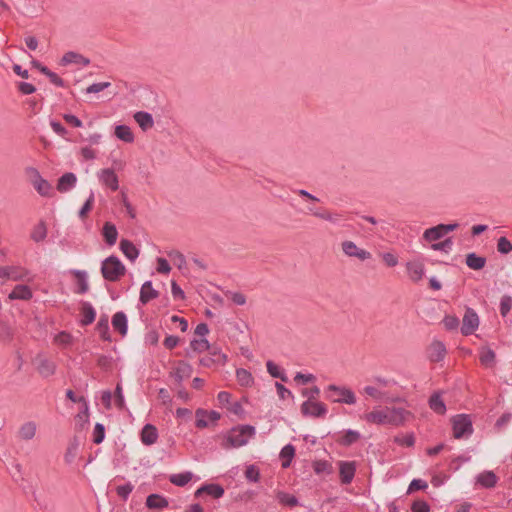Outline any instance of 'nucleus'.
Returning <instances> with one entry per match:
<instances>
[{"mask_svg":"<svg viewBox=\"0 0 512 512\" xmlns=\"http://www.w3.org/2000/svg\"><path fill=\"white\" fill-rule=\"evenodd\" d=\"M410 413L404 408H386L382 410H374L365 415V419L369 423L379 425H401Z\"/></svg>","mask_w":512,"mask_h":512,"instance_id":"1","label":"nucleus"},{"mask_svg":"<svg viewBox=\"0 0 512 512\" xmlns=\"http://www.w3.org/2000/svg\"><path fill=\"white\" fill-rule=\"evenodd\" d=\"M255 434L256 429L252 425L234 426L224 436L221 447L226 450L242 447L246 445Z\"/></svg>","mask_w":512,"mask_h":512,"instance_id":"2","label":"nucleus"},{"mask_svg":"<svg viewBox=\"0 0 512 512\" xmlns=\"http://www.w3.org/2000/svg\"><path fill=\"white\" fill-rule=\"evenodd\" d=\"M101 274L106 281L117 282L126 273V267L121 260L114 255L105 258L101 263Z\"/></svg>","mask_w":512,"mask_h":512,"instance_id":"3","label":"nucleus"},{"mask_svg":"<svg viewBox=\"0 0 512 512\" xmlns=\"http://www.w3.org/2000/svg\"><path fill=\"white\" fill-rule=\"evenodd\" d=\"M326 398L335 403L353 405L356 403L355 393L346 387L330 384L326 389Z\"/></svg>","mask_w":512,"mask_h":512,"instance_id":"4","label":"nucleus"},{"mask_svg":"<svg viewBox=\"0 0 512 512\" xmlns=\"http://www.w3.org/2000/svg\"><path fill=\"white\" fill-rule=\"evenodd\" d=\"M453 436L456 439L468 437L473 433L472 421L467 414H459L452 419Z\"/></svg>","mask_w":512,"mask_h":512,"instance_id":"5","label":"nucleus"},{"mask_svg":"<svg viewBox=\"0 0 512 512\" xmlns=\"http://www.w3.org/2000/svg\"><path fill=\"white\" fill-rule=\"evenodd\" d=\"M32 362L35 365L37 372L42 378H49L56 373V363L53 360L48 359L42 353H38L34 357Z\"/></svg>","mask_w":512,"mask_h":512,"instance_id":"6","label":"nucleus"},{"mask_svg":"<svg viewBox=\"0 0 512 512\" xmlns=\"http://www.w3.org/2000/svg\"><path fill=\"white\" fill-rule=\"evenodd\" d=\"M479 326V317L474 309L468 307L465 311L460 328L462 335L469 336L473 334Z\"/></svg>","mask_w":512,"mask_h":512,"instance_id":"7","label":"nucleus"},{"mask_svg":"<svg viewBox=\"0 0 512 512\" xmlns=\"http://www.w3.org/2000/svg\"><path fill=\"white\" fill-rule=\"evenodd\" d=\"M27 172L34 176L33 186L35 190L44 197L51 196L52 186L51 184L44 179L39 171L34 167L27 168Z\"/></svg>","mask_w":512,"mask_h":512,"instance_id":"8","label":"nucleus"},{"mask_svg":"<svg viewBox=\"0 0 512 512\" xmlns=\"http://www.w3.org/2000/svg\"><path fill=\"white\" fill-rule=\"evenodd\" d=\"M195 415H196L195 426L199 429L208 427L209 421L211 423H214V422L218 421L221 417L220 413L215 410L207 411L202 408H198L195 412Z\"/></svg>","mask_w":512,"mask_h":512,"instance_id":"9","label":"nucleus"},{"mask_svg":"<svg viewBox=\"0 0 512 512\" xmlns=\"http://www.w3.org/2000/svg\"><path fill=\"white\" fill-rule=\"evenodd\" d=\"M301 413L304 416L323 417L327 414V407L321 402L306 400L301 405Z\"/></svg>","mask_w":512,"mask_h":512,"instance_id":"10","label":"nucleus"},{"mask_svg":"<svg viewBox=\"0 0 512 512\" xmlns=\"http://www.w3.org/2000/svg\"><path fill=\"white\" fill-rule=\"evenodd\" d=\"M339 475L341 483L344 485L350 484L356 473L355 461H339Z\"/></svg>","mask_w":512,"mask_h":512,"instance_id":"11","label":"nucleus"},{"mask_svg":"<svg viewBox=\"0 0 512 512\" xmlns=\"http://www.w3.org/2000/svg\"><path fill=\"white\" fill-rule=\"evenodd\" d=\"M100 182L110 188L112 191L119 189L118 176L112 168H105L98 172Z\"/></svg>","mask_w":512,"mask_h":512,"instance_id":"12","label":"nucleus"},{"mask_svg":"<svg viewBox=\"0 0 512 512\" xmlns=\"http://www.w3.org/2000/svg\"><path fill=\"white\" fill-rule=\"evenodd\" d=\"M447 353L446 346L442 341L434 340L428 349V358L431 362H440Z\"/></svg>","mask_w":512,"mask_h":512,"instance_id":"13","label":"nucleus"},{"mask_svg":"<svg viewBox=\"0 0 512 512\" xmlns=\"http://www.w3.org/2000/svg\"><path fill=\"white\" fill-rule=\"evenodd\" d=\"M77 184V176L72 172L64 173L57 181L56 189L60 193L71 191Z\"/></svg>","mask_w":512,"mask_h":512,"instance_id":"14","label":"nucleus"},{"mask_svg":"<svg viewBox=\"0 0 512 512\" xmlns=\"http://www.w3.org/2000/svg\"><path fill=\"white\" fill-rule=\"evenodd\" d=\"M203 493H206L215 499H219L224 495L225 490L219 484L210 483L199 487L195 492V497H200Z\"/></svg>","mask_w":512,"mask_h":512,"instance_id":"15","label":"nucleus"},{"mask_svg":"<svg viewBox=\"0 0 512 512\" xmlns=\"http://www.w3.org/2000/svg\"><path fill=\"white\" fill-rule=\"evenodd\" d=\"M70 273L77 279V288L75 289V293L80 295L86 294L89 290L87 272L84 270L72 269L70 270Z\"/></svg>","mask_w":512,"mask_h":512,"instance_id":"16","label":"nucleus"},{"mask_svg":"<svg viewBox=\"0 0 512 512\" xmlns=\"http://www.w3.org/2000/svg\"><path fill=\"white\" fill-rule=\"evenodd\" d=\"M112 326L121 336H126L128 332V319L123 311L116 312L112 317Z\"/></svg>","mask_w":512,"mask_h":512,"instance_id":"17","label":"nucleus"},{"mask_svg":"<svg viewBox=\"0 0 512 512\" xmlns=\"http://www.w3.org/2000/svg\"><path fill=\"white\" fill-rule=\"evenodd\" d=\"M96 311L90 302L84 301L81 305V326H88L95 321Z\"/></svg>","mask_w":512,"mask_h":512,"instance_id":"18","label":"nucleus"},{"mask_svg":"<svg viewBox=\"0 0 512 512\" xmlns=\"http://www.w3.org/2000/svg\"><path fill=\"white\" fill-rule=\"evenodd\" d=\"M141 442L144 445L150 446L156 443L158 439L157 428L152 424H146L141 430L140 434Z\"/></svg>","mask_w":512,"mask_h":512,"instance_id":"19","label":"nucleus"},{"mask_svg":"<svg viewBox=\"0 0 512 512\" xmlns=\"http://www.w3.org/2000/svg\"><path fill=\"white\" fill-rule=\"evenodd\" d=\"M498 478L493 471H483L476 476V484L483 488H493L496 486Z\"/></svg>","mask_w":512,"mask_h":512,"instance_id":"20","label":"nucleus"},{"mask_svg":"<svg viewBox=\"0 0 512 512\" xmlns=\"http://www.w3.org/2000/svg\"><path fill=\"white\" fill-rule=\"evenodd\" d=\"M159 296V292L153 288L151 281H146L142 284L140 289V297L139 301L142 304H147L153 299H156Z\"/></svg>","mask_w":512,"mask_h":512,"instance_id":"21","label":"nucleus"},{"mask_svg":"<svg viewBox=\"0 0 512 512\" xmlns=\"http://www.w3.org/2000/svg\"><path fill=\"white\" fill-rule=\"evenodd\" d=\"M191 373L192 366L185 361H180L174 369L172 377L178 384H181L185 378H188L191 375Z\"/></svg>","mask_w":512,"mask_h":512,"instance_id":"22","label":"nucleus"},{"mask_svg":"<svg viewBox=\"0 0 512 512\" xmlns=\"http://www.w3.org/2000/svg\"><path fill=\"white\" fill-rule=\"evenodd\" d=\"M120 250L130 261L134 262L139 256V249L128 239H122L119 245Z\"/></svg>","mask_w":512,"mask_h":512,"instance_id":"23","label":"nucleus"},{"mask_svg":"<svg viewBox=\"0 0 512 512\" xmlns=\"http://www.w3.org/2000/svg\"><path fill=\"white\" fill-rule=\"evenodd\" d=\"M168 505H169L168 500L160 494H155V493L150 494L146 498V506L149 509L162 510V509L168 507Z\"/></svg>","mask_w":512,"mask_h":512,"instance_id":"24","label":"nucleus"},{"mask_svg":"<svg viewBox=\"0 0 512 512\" xmlns=\"http://www.w3.org/2000/svg\"><path fill=\"white\" fill-rule=\"evenodd\" d=\"M407 271L410 279L413 282H419L425 273L424 265L420 262H408Z\"/></svg>","mask_w":512,"mask_h":512,"instance_id":"25","label":"nucleus"},{"mask_svg":"<svg viewBox=\"0 0 512 512\" xmlns=\"http://www.w3.org/2000/svg\"><path fill=\"white\" fill-rule=\"evenodd\" d=\"M33 296V293L29 286L19 284L14 287L12 292L9 294V298L12 300H29Z\"/></svg>","mask_w":512,"mask_h":512,"instance_id":"26","label":"nucleus"},{"mask_svg":"<svg viewBox=\"0 0 512 512\" xmlns=\"http://www.w3.org/2000/svg\"><path fill=\"white\" fill-rule=\"evenodd\" d=\"M71 63H76V64H80L83 66H87L90 64V60L81 54H78L73 51H69L63 55V57L61 59V64L68 65Z\"/></svg>","mask_w":512,"mask_h":512,"instance_id":"27","label":"nucleus"},{"mask_svg":"<svg viewBox=\"0 0 512 512\" xmlns=\"http://www.w3.org/2000/svg\"><path fill=\"white\" fill-rule=\"evenodd\" d=\"M486 258L483 256L477 255L475 252L468 253L466 255L465 263L472 270H481L486 265Z\"/></svg>","mask_w":512,"mask_h":512,"instance_id":"28","label":"nucleus"},{"mask_svg":"<svg viewBox=\"0 0 512 512\" xmlns=\"http://www.w3.org/2000/svg\"><path fill=\"white\" fill-rule=\"evenodd\" d=\"M134 119L144 131L150 129L154 125L153 117L150 113L145 111H138L134 114Z\"/></svg>","mask_w":512,"mask_h":512,"instance_id":"29","label":"nucleus"},{"mask_svg":"<svg viewBox=\"0 0 512 512\" xmlns=\"http://www.w3.org/2000/svg\"><path fill=\"white\" fill-rule=\"evenodd\" d=\"M102 234L107 245L113 246L116 243L118 231L113 223L106 222L103 226Z\"/></svg>","mask_w":512,"mask_h":512,"instance_id":"30","label":"nucleus"},{"mask_svg":"<svg viewBox=\"0 0 512 512\" xmlns=\"http://www.w3.org/2000/svg\"><path fill=\"white\" fill-rule=\"evenodd\" d=\"M14 338V329L10 323L0 318V342L10 343Z\"/></svg>","mask_w":512,"mask_h":512,"instance_id":"31","label":"nucleus"},{"mask_svg":"<svg viewBox=\"0 0 512 512\" xmlns=\"http://www.w3.org/2000/svg\"><path fill=\"white\" fill-rule=\"evenodd\" d=\"M429 407L431 410H433L435 413L439 415H443L446 412V405L441 397V394L438 392H435L432 394L429 398Z\"/></svg>","mask_w":512,"mask_h":512,"instance_id":"32","label":"nucleus"},{"mask_svg":"<svg viewBox=\"0 0 512 512\" xmlns=\"http://www.w3.org/2000/svg\"><path fill=\"white\" fill-rule=\"evenodd\" d=\"M96 330L98 331L100 337L104 341H111V335L109 330V321L107 315H102L96 325Z\"/></svg>","mask_w":512,"mask_h":512,"instance_id":"33","label":"nucleus"},{"mask_svg":"<svg viewBox=\"0 0 512 512\" xmlns=\"http://www.w3.org/2000/svg\"><path fill=\"white\" fill-rule=\"evenodd\" d=\"M115 135L125 143H132L134 141V135L130 127L124 124L115 127Z\"/></svg>","mask_w":512,"mask_h":512,"instance_id":"34","label":"nucleus"},{"mask_svg":"<svg viewBox=\"0 0 512 512\" xmlns=\"http://www.w3.org/2000/svg\"><path fill=\"white\" fill-rule=\"evenodd\" d=\"M361 438V434L352 429H348L344 432L341 438L338 440V443L342 446H351L356 443Z\"/></svg>","mask_w":512,"mask_h":512,"instance_id":"35","label":"nucleus"},{"mask_svg":"<svg viewBox=\"0 0 512 512\" xmlns=\"http://www.w3.org/2000/svg\"><path fill=\"white\" fill-rule=\"evenodd\" d=\"M295 456V448L292 444L285 445L280 451V458L282 459V467L288 468L291 465L292 459Z\"/></svg>","mask_w":512,"mask_h":512,"instance_id":"36","label":"nucleus"},{"mask_svg":"<svg viewBox=\"0 0 512 512\" xmlns=\"http://www.w3.org/2000/svg\"><path fill=\"white\" fill-rule=\"evenodd\" d=\"M36 429H37V426H36L35 422L28 421L20 427L19 436L23 440H26V441L31 440L34 438V436L36 434Z\"/></svg>","mask_w":512,"mask_h":512,"instance_id":"37","label":"nucleus"},{"mask_svg":"<svg viewBox=\"0 0 512 512\" xmlns=\"http://www.w3.org/2000/svg\"><path fill=\"white\" fill-rule=\"evenodd\" d=\"M496 354L489 347H483L480 351L479 360L485 367H492L495 364Z\"/></svg>","mask_w":512,"mask_h":512,"instance_id":"38","label":"nucleus"},{"mask_svg":"<svg viewBox=\"0 0 512 512\" xmlns=\"http://www.w3.org/2000/svg\"><path fill=\"white\" fill-rule=\"evenodd\" d=\"M31 239L36 242H42L47 237V227L44 221H40L37 225L32 229Z\"/></svg>","mask_w":512,"mask_h":512,"instance_id":"39","label":"nucleus"},{"mask_svg":"<svg viewBox=\"0 0 512 512\" xmlns=\"http://www.w3.org/2000/svg\"><path fill=\"white\" fill-rule=\"evenodd\" d=\"M192 477L193 474L187 471L170 475L169 481L175 486L183 487L191 481Z\"/></svg>","mask_w":512,"mask_h":512,"instance_id":"40","label":"nucleus"},{"mask_svg":"<svg viewBox=\"0 0 512 512\" xmlns=\"http://www.w3.org/2000/svg\"><path fill=\"white\" fill-rule=\"evenodd\" d=\"M278 502L284 506L295 507L299 505V500L294 495H291L284 491H278L276 493Z\"/></svg>","mask_w":512,"mask_h":512,"instance_id":"41","label":"nucleus"},{"mask_svg":"<svg viewBox=\"0 0 512 512\" xmlns=\"http://www.w3.org/2000/svg\"><path fill=\"white\" fill-rule=\"evenodd\" d=\"M236 378L238 383L244 387H249L254 382L252 374L244 368H239L236 370Z\"/></svg>","mask_w":512,"mask_h":512,"instance_id":"42","label":"nucleus"},{"mask_svg":"<svg viewBox=\"0 0 512 512\" xmlns=\"http://www.w3.org/2000/svg\"><path fill=\"white\" fill-rule=\"evenodd\" d=\"M266 367H267V371L268 373L273 377V378H279L281 381L283 382H287L288 381V377L287 375L285 374L284 371L280 370V368L271 360H268L266 362Z\"/></svg>","mask_w":512,"mask_h":512,"instance_id":"43","label":"nucleus"},{"mask_svg":"<svg viewBox=\"0 0 512 512\" xmlns=\"http://www.w3.org/2000/svg\"><path fill=\"white\" fill-rule=\"evenodd\" d=\"M443 236L444 235L439 224L434 227L426 229L423 233V239L426 240L427 242L436 241L442 238Z\"/></svg>","mask_w":512,"mask_h":512,"instance_id":"44","label":"nucleus"},{"mask_svg":"<svg viewBox=\"0 0 512 512\" xmlns=\"http://www.w3.org/2000/svg\"><path fill=\"white\" fill-rule=\"evenodd\" d=\"M227 356L223 353H218L217 358L206 356L200 359V364L204 367H211L214 364H225Z\"/></svg>","mask_w":512,"mask_h":512,"instance_id":"45","label":"nucleus"},{"mask_svg":"<svg viewBox=\"0 0 512 512\" xmlns=\"http://www.w3.org/2000/svg\"><path fill=\"white\" fill-rule=\"evenodd\" d=\"M94 201H95L94 192L91 190L88 198L86 199V201L84 202V204L82 205V207L80 208V210L78 212V216L80 219H84L87 216V213L92 210Z\"/></svg>","mask_w":512,"mask_h":512,"instance_id":"46","label":"nucleus"},{"mask_svg":"<svg viewBox=\"0 0 512 512\" xmlns=\"http://www.w3.org/2000/svg\"><path fill=\"white\" fill-rule=\"evenodd\" d=\"M313 470L317 475L327 473L330 474L332 472L331 464L326 460H316L313 462Z\"/></svg>","mask_w":512,"mask_h":512,"instance_id":"47","label":"nucleus"},{"mask_svg":"<svg viewBox=\"0 0 512 512\" xmlns=\"http://www.w3.org/2000/svg\"><path fill=\"white\" fill-rule=\"evenodd\" d=\"M79 443L77 440L71 442L65 452L64 459L67 464H72L77 456Z\"/></svg>","mask_w":512,"mask_h":512,"instance_id":"48","label":"nucleus"},{"mask_svg":"<svg viewBox=\"0 0 512 512\" xmlns=\"http://www.w3.org/2000/svg\"><path fill=\"white\" fill-rule=\"evenodd\" d=\"M315 217L337 224L341 220L342 215L340 213H331L327 210H322V212H316Z\"/></svg>","mask_w":512,"mask_h":512,"instance_id":"49","label":"nucleus"},{"mask_svg":"<svg viewBox=\"0 0 512 512\" xmlns=\"http://www.w3.org/2000/svg\"><path fill=\"white\" fill-rule=\"evenodd\" d=\"M191 348L196 352H204L210 349V343L206 338L193 339L190 342Z\"/></svg>","mask_w":512,"mask_h":512,"instance_id":"50","label":"nucleus"},{"mask_svg":"<svg viewBox=\"0 0 512 512\" xmlns=\"http://www.w3.org/2000/svg\"><path fill=\"white\" fill-rule=\"evenodd\" d=\"M442 323L447 331H455L458 329L460 321L455 315H446Z\"/></svg>","mask_w":512,"mask_h":512,"instance_id":"51","label":"nucleus"},{"mask_svg":"<svg viewBox=\"0 0 512 512\" xmlns=\"http://www.w3.org/2000/svg\"><path fill=\"white\" fill-rule=\"evenodd\" d=\"M105 439V426L102 423H96L93 430V443L101 444Z\"/></svg>","mask_w":512,"mask_h":512,"instance_id":"52","label":"nucleus"},{"mask_svg":"<svg viewBox=\"0 0 512 512\" xmlns=\"http://www.w3.org/2000/svg\"><path fill=\"white\" fill-rule=\"evenodd\" d=\"M453 241L451 237L446 238L445 240L433 243L431 245V249L435 251H443L445 253H449L452 250Z\"/></svg>","mask_w":512,"mask_h":512,"instance_id":"53","label":"nucleus"},{"mask_svg":"<svg viewBox=\"0 0 512 512\" xmlns=\"http://www.w3.org/2000/svg\"><path fill=\"white\" fill-rule=\"evenodd\" d=\"M394 442L400 446L412 447L415 444V436L413 433L396 436Z\"/></svg>","mask_w":512,"mask_h":512,"instance_id":"54","label":"nucleus"},{"mask_svg":"<svg viewBox=\"0 0 512 512\" xmlns=\"http://www.w3.org/2000/svg\"><path fill=\"white\" fill-rule=\"evenodd\" d=\"M497 251L501 254H509L512 252V243L506 237H500L497 241Z\"/></svg>","mask_w":512,"mask_h":512,"instance_id":"55","label":"nucleus"},{"mask_svg":"<svg viewBox=\"0 0 512 512\" xmlns=\"http://www.w3.org/2000/svg\"><path fill=\"white\" fill-rule=\"evenodd\" d=\"M500 314L506 317L512 308V297L509 295H503L500 300Z\"/></svg>","mask_w":512,"mask_h":512,"instance_id":"56","label":"nucleus"},{"mask_svg":"<svg viewBox=\"0 0 512 512\" xmlns=\"http://www.w3.org/2000/svg\"><path fill=\"white\" fill-rule=\"evenodd\" d=\"M245 477L249 482H258L260 479L259 469L253 464L247 466L245 471Z\"/></svg>","mask_w":512,"mask_h":512,"instance_id":"57","label":"nucleus"},{"mask_svg":"<svg viewBox=\"0 0 512 512\" xmlns=\"http://www.w3.org/2000/svg\"><path fill=\"white\" fill-rule=\"evenodd\" d=\"M133 489L134 486L130 482H127L124 485L118 486L116 488V493L122 500L126 501Z\"/></svg>","mask_w":512,"mask_h":512,"instance_id":"58","label":"nucleus"},{"mask_svg":"<svg viewBox=\"0 0 512 512\" xmlns=\"http://www.w3.org/2000/svg\"><path fill=\"white\" fill-rule=\"evenodd\" d=\"M427 487L428 484L426 481L422 479H413L408 486L407 494H411L417 490H425Z\"/></svg>","mask_w":512,"mask_h":512,"instance_id":"59","label":"nucleus"},{"mask_svg":"<svg viewBox=\"0 0 512 512\" xmlns=\"http://www.w3.org/2000/svg\"><path fill=\"white\" fill-rule=\"evenodd\" d=\"M43 75L47 76L52 84L57 87H64V81L55 72L50 69H43Z\"/></svg>","mask_w":512,"mask_h":512,"instance_id":"60","label":"nucleus"},{"mask_svg":"<svg viewBox=\"0 0 512 512\" xmlns=\"http://www.w3.org/2000/svg\"><path fill=\"white\" fill-rule=\"evenodd\" d=\"M168 256L172 259L175 265L179 269H182L186 265L185 256L179 251H172L168 254Z\"/></svg>","mask_w":512,"mask_h":512,"instance_id":"61","label":"nucleus"},{"mask_svg":"<svg viewBox=\"0 0 512 512\" xmlns=\"http://www.w3.org/2000/svg\"><path fill=\"white\" fill-rule=\"evenodd\" d=\"M358 249L359 248L353 241L347 240L342 243V250L347 256L355 257Z\"/></svg>","mask_w":512,"mask_h":512,"instance_id":"62","label":"nucleus"},{"mask_svg":"<svg viewBox=\"0 0 512 512\" xmlns=\"http://www.w3.org/2000/svg\"><path fill=\"white\" fill-rule=\"evenodd\" d=\"M76 418L84 423H87L89 421V404L87 400L81 402V408Z\"/></svg>","mask_w":512,"mask_h":512,"instance_id":"63","label":"nucleus"},{"mask_svg":"<svg viewBox=\"0 0 512 512\" xmlns=\"http://www.w3.org/2000/svg\"><path fill=\"white\" fill-rule=\"evenodd\" d=\"M412 512H430V505L425 500H416L411 505Z\"/></svg>","mask_w":512,"mask_h":512,"instance_id":"64","label":"nucleus"}]
</instances>
